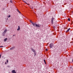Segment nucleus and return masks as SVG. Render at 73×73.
I'll list each match as a JSON object with an SVG mask.
<instances>
[{"mask_svg":"<svg viewBox=\"0 0 73 73\" xmlns=\"http://www.w3.org/2000/svg\"><path fill=\"white\" fill-rule=\"evenodd\" d=\"M54 46V44H53L51 43L50 44V48H52V47Z\"/></svg>","mask_w":73,"mask_h":73,"instance_id":"f257e3e1","label":"nucleus"},{"mask_svg":"<svg viewBox=\"0 0 73 73\" xmlns=\"http://www.w3.org/2000/svg\"><path fill=\"white\" fill-rule=\"evenodd\" d=\"M54 20V18L52 17L51 19V23L52 24H53V20Z\"/></svg>","mask_w":73,"mask_h":73,"instance_id":"f03ea898","label":"nucleus"},{"mask_svg":"<svg viewBox=\"0 0 73 73\" xmlns=\"http://www.w3.org/2000/svg\"><path fill=\"white\" fill-rule=\"evenodd\" d=\"M15 48V47L13 46L10 48V50H13V49H14Z\"/></svg>","mask_w":73,"mask_h":73,"instance_id":"7ed1b4c3","label":"nucleus"},{"mask_svg":"<svg viewBox=\"0 0 73 73\" xmlns=\"http://www.w3.org/2000/svg\"><path fill=\"white\" fill-rule=\"evenodd\" d=\"M35 26L36 27H40V25H37L36 23H35Z\"/></svg>","mask_w":73,"mask_h":73,"instance_id":"20e7f679","label":"nucleus"},{"mask_svg":"<svg viewBox=\"0 0 73 73\" xmlns=\"http://www.w3.org/2000/svg\"><path fill=\"white\" fill-rule=\"evenodd\" d=\"M31 49L32 50V51H33V52H35V50H34V49H33L32 48H31Z\"/></svg>","mask_w":73,"mask_h":73,"instance_id":"39448f33","label":"nucleus"},{"mask_svg":"<svg viewBox=\"0 0 73 73\" xmlns=\"http://www.w3.org/2000/svg\"><path fill=\"white\" fill-rule=\"evenodd\" d=\"M12 73H16V72L15 71V70H13L12 71Z\"/></svg>","mask_w":73,"mask_h":73,"instance_id":"423d86ee","label":"nucleus"},{"mask_svg":"<svg viewBox=\"0 0 73 73\" xmlns=\"http://www.w3.org/2000/svg\"><path fill=\"white\" fill-rule=\"evenodd\" d=\"M20 29V27L19 26H18V28L17 29V31H19Z\"/></svg>","mask_w":73,"mask_h":73,"instance_id":"0eeeda50","label":"nucleus"},{"mask_svg":"<svg viewBox=\"0 0 73 73\" xmlns=\"http://www.w3.org/2000/svg\"><path fill=\"white\" fill-rule=\"evenodd\" d=\"M5 33H4V32H3V33H2V35L3 36H5Z\"/></svg>","mask_w":73,"mask_h":73,"instance_id":"6e6552de","label":"nucleus"},{"mask_svg":"<svg viewBox=\"0 0 73 73\" xmlns=\"http://www.w3.org/2000/svg\"><path fill=\"white\" fill-rule=\"evenodd\" d=\"M7 32V29H5L4 31V32H4L5 33H6V32Z\"/></svg>","mask_w":73,"mask_h":73,"instance_id":"1a4fd4ad","label":"nucleus"},{"mask_svg":"<svg viewBox=\"0 0 73 73\" xmlns=\"http://www.w3.org/2000/svg\"><path fill=\"white\" fill-rule=\"evenodd\" d=\"M7 38H6L5 39H4V41L5 42V41H7Z\"/></svg>","mask_w":73,"mask_h":73,"instance_id":"9d476101","label":"nucleus"},{"mask_svg":"<svg viewBox=\"0 0 73 73\" xmlns=\"http://www.w3.org/2000/svg\"><path fill=\"white\" fill-rule=\"evenodd\" d=\"M69 30H70V28H69L66 31V32H69Z\"/></svg>","mask_w":73,"mask_h":73,"instance_id":"9b49d317","label":"nucleus"},{"mask_svg":"<svg viewBox=\"0 0 73 73\" xmlns=\"http://www.w3.org/2000/svg\"><path fill=\"white\" fill-rule=\"evenodd\" d=\"M32 24L34 26H35V25H36V23H33Z\"/></svg>","mask_w":73,"mask_h":73,"instance_id":"f8f14e48","label":"nucleus"},{"mask_svg":"<svg viewBox=\"0 0 73 73\" xmlns=\"http://www.w3.org/2000/svg\"><path fill=\"white\" fill-rule=\"evenodd\" d=\"M7 17H8V18H9V17H11V15H9L7 16Z\"/></svg>","mask_w":73,"mask_h":73,"instance_id":"ddd939ff","label":"nucleus"},{"mask_svg":"<svg viewBox=\"0 0 73 73\" xmlns=\"http://www.w3.org/2000/svg\"><path fill=\"white\" fill-rule=\"evenodd\" d=\"M44 63H45V64H46V61H45V59H44Z\"/></svg>","mask_w":73,"mask_h":73,"instance_id":"4468645a","label":"nucleus"},{"mask_svg":"<svg viewBox=\"0 0 73 73\" xmlns=\"http://www.w3.org/2000/svg\"><path fill=\"white\" fill-rule=\"evenodd\" d=\"M30 23H31V24H32L33 23V22H32V21L30 20Z\"/></svg>","mask_w":73,"mask_h":73,"instance_id":"2eb2a0df","label":"nucleus"},{"mask_svg":"<svg viewBox=\"0 0 73 73\" xmlns=\"http://www.w3.org/2000/svg\"><path fill=\"white\" fill-rule=\"evenodd\" d=\"M10 3H13V2L12 1V0H10Z\"/></svg>","mask_w":73,"mask_h":73,"instance_id":"dca6fc26","label":"nucleus"},{"mask_svg":"<svg viewBox=\"0 0 73 73\" xmlns=\"http://www.w3.org/2000/svg\"><path fill=\"white\" fill-rule=\"evenodd\" d=\"M34 52V54H35V55H36V52Z\"/></svg>","mask_w":73,"mask_h":73,"instance_id":"f3484780","label":"nucleus"},{"mask_svg":"<svg viewBox=\"0 0 73 73\" xmlns=\"http://www.w3.org/2000/svg\"><path fill=\"white\" fill-rule=\"evenodd\" d=\"M7 63L8 64V60H7Z\"/></svg>","mask_w":73,"mask_h":73,"instance_id":"a211bd4d","label":"nucleus"},{"mask_svg":"<svg viewBox=\"0 0 73 73\" xmlns=\"http://www.w3.org/2000/svg\"><path fill=\"white\" fill-rule=\"evenodd\" d=\"M7 67H8V68H9V67H10V66H9V65L7 66Z\"/></svg>","mask_w":73,"mask_h":73,"instance_id":"6ab92c4d","label":"nucleus"},{"mask_svg":"<svg viewBox=\"0 0 73 73\" xmlns=\"http://www.w3.org/2000/svg\"><path fill=\"white\" fill-rule=\"evenodd\" d=\"M68 21H70V19L68 18Z\"/></svg>","mask_w":73,"mask_h":73,"instance_id":"aec40b11","label":"nucleus"},{"mask_svg":"<svg viewBox=\"0 0 73 73\" xmlns=\"http://www.w3.org/2000/svg\"><path fill=\"white\" fill-rule=\"evenodd\" d=\"M18 12H19V13H21L20 12V11H18Z\"/></svg>","mask_w":73,"mask_h":73,"instance_id":"412c9836","label":"nucleus"},{"mask_svg":"<svg viewBox=\"0 0 73 73\" xmlns=\"http://www.w3.org/2000/svg\"><path fill=\"white\" fill-rule=\"evenodd\" d=\"M24 1L25 2V3H26V4H27V3L26 2H25V1Z\"/></svg>","mask_w":73,"mask_h":73,"instance_id":"4be33fe9","label":"nucleus"},{"mask_svg":"<svg viewBox=\"0 0 73 73\" xmlns=\"http://www.w3.org/2000/svg\"><path fill=\"white\" fill-rule=\"evenodd\" d=\"M0 47L1 48V47H3V46H0Z\"/></svg>","mask_w":73,"mask_h":73,"instance_id":"5701e85b","label":"nucleus"},{"mask_svg":"<svg viewBox=\"0 0 73 73\" xmlns=\"http://www.w3.org/2000/svg\"><path fill=\"white\" fill-rule=\"evenodd\" d=\"M1 55H0V58H1Z\"/></svg>","mask_w":73,"mask_h":73,"instance_id":"b1692460","label":"nucleus"},{"mask_svg":"<svg viewBox=\"0 0 73 73\" xmlns=\"http://www.w3.org/2000/svg\"><path fill=\"white\" fill-rule=\"evenodd\" d=\"M46 51H48V49H46Z\"/></svg>","mask_w":73,"mask_h":73,"instance_id":"393cba45","label":"nucleus"},{"mask_svg":"<svg viewBox=\"0 0 73 73\" xmlns=\"http://www.w3.org/2000/svg\"><path fill=\"white\" fill-rule=\"evenodd\" d=\"M17 11H18L19 12V10H18L17 9Z\"/></svg>","mask_w":73,"mask_h":73,"instance_id":"a878e982","label":"nucleus"},{"mask_svg":"<svg viewBox=\"0 0 73 73\" xmlns=\"http://www.w3.org/2000/svg\"><path fill=\"white\" fill-rule=\"evenodd\" d=\"M5 64H7V63L6 62H5Z\"/></svg>","mask_w":73,"mask_h":73,"instance_id":"bb28decb","label":"nucleus"},{"mask_svg":"<svg viewBox=\"0 0 73 73\" xmlns=\"http://www.w3.org/2000/svg\"><path fill=\"white\" fill-rule=\"evenodd\" d=\"M15 36V35H13V36Z\"/></svg>","mask_w":73,"mask_h":73,"instance_id":"cd10ccee","label":"nucleus"},{"mask_svg":"<svg viewBox=\"0 0 73 73\" xmlns=\"http://www.w3.org/2000/svg\"><path fill=\"white\" fill-rule=\"evenodd\" d=\"M31 9L32 8V9H33V7H32V8H31Z\"/></svg>","mask_w":73,"mask_h":73,"instance_id":"c85d7f7f","label":"nucleus"},{"mask_svg":"<svg viewBox=\"0 0 73 73\" xmlns=\"http://www.w3.org/2000/svg\"><path fill=\"white\" fill-rule=\"evenodd\" d=\"M54 28L55 29V27H54Z\"/></svg>","mask_w":73,"mask_h":73,"instance_id":"c756f323","label":"nucleus"},{"mask_svg":"<svg viewBox=\"0 0 73 73\" xmlns=\"http://www.w3.org/2000/svg\"><path fill=\"white\" fill-rule=\"evenodd\" d=\"M72 62H73V59L72 60Z\"/></svg>","mask_w":73,"mask_h":73,"instance_id":"7c9ffc66","label":"nucleus"},{"mask_svg":"<svg viewBox=\"0 0 73 73\" xmlns=\"http://www.w3.org/2000/svg\"><path fill=\"white\" fill-rule=\"evenodd\" d=\"M8 18H7V20H8Z\"/></svg>","mask_w":73,"mask_h":73,"instance_id":"2f4dec72","label":"nucleus"}]
</instances>
